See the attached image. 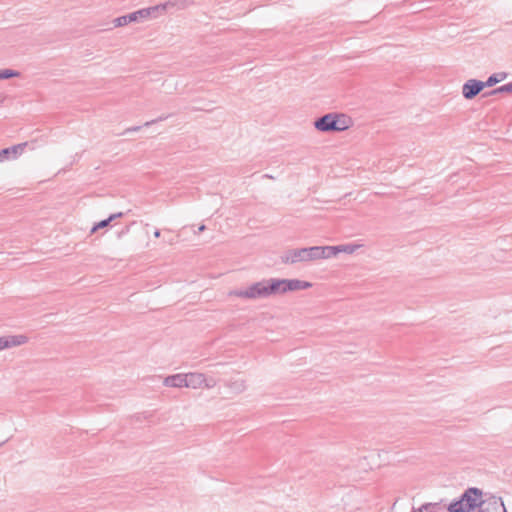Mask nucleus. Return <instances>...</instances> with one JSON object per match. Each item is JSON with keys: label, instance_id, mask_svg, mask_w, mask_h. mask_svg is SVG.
I'll use <instances>...</instances> for the list:
<instances>
[{"label": "nucleus", "instance_id": "0eeeda50", "mask_svg": "<svg viewBox=\"0 0 512 512\" xmlns=\"http://www.w3.org/2000/svg\"><path fill=\"white\" fill-rule=\"evenodd\" d=\"M485 88L483 81L476 79L467 80L462 86V95L465 99H473Z\"/></svg>", "mask_w": 512, "mask_h": 512}, {"label": "nucleus", "instance_id": "f257e3e1", "mask_svg": "<svg viewBox=\"0 0 512 512\" xmlns=\"http://www.w3.org/2000/svg\"><path fill=\"white\" fill-rule=\"evenodd\" d=\"M312 283L299 279L268 278L254 282L247 287L229 292V296L244 300H261L281 296L288 292L306 290Z\"/></svg>", "mask_w": 512, "mask_h": 512}, {"label": "nucleus", "instance_id": "aec40b11", "mask_svg": "<svg viewBox=\"0 0 512 512\" xmlns=\"http://www.w3.org/2000/svg\"><path fill=\"white\" fill-rule=\"evenodd\" d=\"M123 216H124L123 212H118V213L111 214L108 218H109L110 222H112L115 219L121 218Z\"/></svg>", "mask_w": 512, "mask_h": 512}, {"label": "nucleus", "instance_id": "bb28decb", "mask_svg": "<svg viewBox=\"0 0 512 512\" xmlns=\"http://www.w3.org/2000/svg\"><path fill=\"white\" fill-rule=\"evenodd\" d=\"M164 119H166V117L161 116L158 120H164Z\"/></svg>", "mask_w": 512, "mask_h": 512}, {"label": "nucleus", "instance_id": "a878e982", "mask_svg": "<svg viewBox=\"0 0 512 512\" xmlns=\"http://www.w3.org/2000/svg\"><path fill=\"white\" fill-rule=\"evenodd\" d=\"M412 512H423L422 509L413 510Z\"/></svg>", "mask_w": 512, "mask_h": 512}, {"label": "nucleus", "instance_id": "423d86ee", "mask_svg": "<svg viewBox=\"0 0 512 512\" xmlns=\"http://www.w3.org/2000/svg\"><path fill=\"white\" fill-rule=\"evenodd\" d=\"M281 263L286 265H295L298 263H306L308 260L307 247L288 249L280 256Z\"/></svg>", "mask_w": 512, "mask_h": 512}, {"label": "nucleus", "instance_id": "39448f33", "mask_svg": "<svg viewBox=\"0 0 512 512\" xmlns=\"http://www.w3.org/2000/svg\"><path fill=\"white\" fill-rule=\"evenodd\" d=\"M217 385L214 377L207 376L203 373L189 372L187 373V388L191 389H212Z\"/></svg>", "mask_w": 512, "mask_h": 512}, {"label": "nucleus", "instance_id": "f03ea898", "mask_svg": "<svg viewBox=\"0 0 512 512\" xmlns=\"http://www.w3.org/2000/svg\"><path fill=\"white\" fill-rule=\"evenodd\" d=\"M188 6L186 0L167 1L163 4L143 8L128 15L120 16L114 20L116 27L125 26L131 22H142L148 19H155L166 13L170 8L185 9Z\"/></svg>", "mask_w": 512, "mask_h": 512}, {"label": "nucleus", "instance_id": "dca6fc26", "mask_svg": "<svg viewBox=\"0 0 512 512\" xmlns=\"http://www.w3.org/2000/svg\"><path fill=\"white\" fill-rule=\"evenodd\" d=\"M20 74L18 71L12 69H0V80H6L13 77H18Z\"/></svg>", "mask_w": 512, "mask_h": 512}, {"label": "nucleus", "instance_id": "412c9836", "mask_svg": "<svg viewBox=\"0 0 512 512\" xmlns=\"http://www.w3.org/2000/svg\"><path fill=\"white\" fill-rule=\"evenodd\" d=\"M141 129L140 126H134V127H131V128H128L127 131H133V132H136V131H139Z\"/></svg>", "mask_w": 512, "mask_h": 512}, {"label": "nucleus", "instance_id": "2eb2a0df", "mask_svg": "<svg viewBox=\"0 0 512 512\" xmlns=\"http://www.w3.org/2000/svg\"><path fill=\"white\" fill-rule=\"evenodd\" d=\"M323 259H329L338 255V246H321Z\"/></svg>", "mask_w": 512, "mask_h": 512}, {"label": "nucleus", "instance_id": "6e6552de", "mask_svg": "<svg viewBox=\"0 0 512 512\" xmlns=\"http://www.w3.org/2000/svg\"><path fill=\"white\" fill-rule=\"evenodd\" d=\"M28 143H20L0 150V163L5 160H15L20 157L27 147Z\"/></svg>", "mask_w": 512, "mask_h": 512}, {"label": "nucleus", "instance_id": "393cba45", "mask_svg": "<svg viewBox=\"0 0 512 512\" xmlns=\"http://www.w3.org/2000/svg\"><path fill=\"white\" fill-rule=\"evenodd\" d=\"M154 237L159 238L160 237V230H155Z\"/></svg>", "mask_w": 512, "mask_h": 512}, {"label": "nucleus", "instance_id": "4468645a", "mask_svg": "<svg viewBox=\"0 0 512 512\" xmlns=\"http://www.w3.org/2000/svg\"><path fill=\"white\" fill-rule=\"evenodd\" d=\"M480 512H506V509L502 502L493 501L487 507L482 508Z\"/></svg>", "mask_w": 512, "mask_h": 512}, {"label": "nucleus", "instance_id": "f8f14e48", "mask_svg": "<svg viewBox=\"0 0 512 512\" xmlns=\"http://www.w3.org/2000/svg\"><path fill=\"white\" fill-rule=\"evenodd\" d=\"M506 77H507V74L504 72L495 73V74L491 75L487 79V81L484 82L485 87H492V86L496 85L497 83H500L503 80H505Z\"/></svg>", "mask_w": 512, "mask_h": 512}, {"label": "nucleus", "instance_id": "20e7f679", "mask_svg": "<svg viewBox=\"0 0 512 512\" xmlns=\"http://www.w3.org/2000/svg\"><path fill=\"white\" fill-rule=\"evenodd\" d=\"M483 503L482 491L477 488H469L461 498L449 504V512H471Z\"/></svg>", "mask_w": 512, "mask_h": 512}, {"label": "nucleus", "instance_id": "6ab92c4d", "mask_svg": "<svg viewBox=\"0 0 512 512\" xmlns=\"http://www.w3.org/2000/svg\"><path fill=\"white\" fill-rule=\"evenodd\" d=\"M123 216H124L123 212H118V213L111 214L108 218H109L110 222H112L115 219L121 218Z\"/></svg>", "mask_w": 512, "mask_h": 512}, {"label": "nucleus", "instance_id": "7ed1b4c3", "mask_svg": "<svg viewBox=\"0 0 512 512\" xmlns=\"http://www.w3.org/2000/svg\"><path fill=\"white\" fill-rule=\"evenodd\" d=\"M314 128L323 133L343 132L353 126V120L344 113L331 112L316 119Z\"/></svg>", "mask_w": 512, "mask_h": 512}, {"label": "nucleus", "instance_id": "a211bd4d", "mask_svg": "<svg viewBox=\"0 0 512 512\" xmlns=\"http://www.w3.org/2000/svg\"><path fill=\"white\" fill-rule=\"evenodd\" d=\"M503 92H512V83L505 84L497 89H494L491 94L496 95Z\"/></svg>", "mask_w": 512, "mask_h": 512}, {"label": "nucleus", "instance_id": "9d476101", "mask_svg": "<svg viewBox=\"0 0 512 512\" xmlns=\"http://www.w3.org/2000/svg\"><path fill=\"white\" fill-rule=\"evenodd\" d=\"M163 385L172 388H187V373H178L166 376Z\"/></svg>", "mask_w": 512, "mask_h": 512}, {"label": "nucleus", "instance_id": "9b49d317", "mask_svg": "<svg viewBox=\"0 0 512 512\" xmlns=\"http://www.w3.org/2000/svg\"><path fill=\"white\" fill-rule=\"evenodd\" d=\"M337 246H338V254L346 253V254H350V255L356 253L359 249L364 247V245L361 243H348V244H342V245H337Z\"/></svg>", "mask_w": 512, "mask_h": 512}, {"label": "nucleus", "instance_id": "f3484780", "mask_svg": "<svg viewBox=\"0 0 512 512\" xmlns=\"http://www.w3.org/2000/svg\"><path fill=\"white\" fill-rule=\"evenodd\" d=\"M110 223H111V222H110L109 218L104 219V220H102V221H100V222L96 223V224L92 227V229H91L90 233H91V234H94V233H96L99 229H103V228H106L107 226H109V224H110Z\"/></svg>", "mask_w": 512, "mask_h": 512}, {"label": "nucleus", "instance_id": "b1692460", "mask_svg": "<svg viewBox=\"0 0 512 512\" xmlns=\"http://www.w3.org/2000/svg\"><path fill=\"white\" fill-rule=\"evenodd\" d=\"M206 229L205 225H200L198 228V232H203Z\"/></svg>", "mask_w": 512, "mask_h": 512}, {"label": "nucleus", "instance_id": "4be33fe9", "mask_svg": "<svg viewBox=\"0 0 512 512\" xmlns=\"http://www.w3.org/2000/svg\"><path fill=\"white\" fill-rule=\"evenodd\" d=\"M156 121H157V120L147 121V122H145V123H144V126H145V127H148V126H150V125L154 124Z\"/></svg>", "mask_w": 512, "mask_h": 512}, {"label": "nucleus", "instance_id": "1a4fd4ad", "mask_svg": "<svg viewBox=\"0 0 512 512\" xmlns=\"http://www.w3.org/2000/svg\"><path fill=\"white\" fill-rule=\"evenodd\" d=\"M1 337L5 350L25 345L29 341V338L24 334L5 335Z\"/></svg>", "mask_w": 512, "mask_h": 512}, {"label": "nucleus", "instance_id": "5701e85b", "mask_svg": "<svg viewBox=\"0 0 512 512\" xmlns=\"http://www.w3.org/2000/svg\"><path fill=\"white\" fill-rule=\"evenodd\" d=\"M5 350L4 349V344H3V340H2V337L0 336V352Z\"/></svg>", "mask_w": 512, "mask_h": 512}, {"label": "nucleus", "instance_id": "ddd939ff", "mask_svg": "<svg viewBox=\"0 0 512 512\" xmlns=\"http://www.w3.org/2000/svg\"><path fill=\"white\" fill-rule=\"evenodd\" d=\"M307 251L309 262L323 259L321 246L307 247Z\"/></svg>", "mask_w": 512, "mask_h": 512}]
</instances>
